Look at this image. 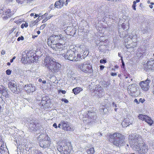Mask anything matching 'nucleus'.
I'll return each mask as SVG.
<instances>
[{"label": "nucleus", "mask_w": 154, "mask_h": 154, "mask_svg": "<svg viewBox=\"0 0 154 154\" xmlns=\"http://www.w3.org/2000/svg\"><path fill=\"white\" fill-rule=\"evenodd\" d=\"M134 140L135 142L133 147L134 150L138 151L139 154H146L148 151V147L143 140L142 137L139 134H136Z\"/></svg>", "instance_id": "1"}, {"label": "nucleus", "mask_w": 154, "mask_h": 154, "mask_svg": "<svg viewBox=\"0 0 154 154\" xmlns=\"http://www.w3.org/2000/svg\"><path fill=\"white\" fill-rule=\"evenodd\" d=\"M82 46V45H71L69 47V49L67 50L62 55L66 59L74 61V55L76 53L82 52L83 51Z\"/></svg>", "instance_id": "2"}, {"label": "nucleus", "mask_w": 154, "mask_h": 154, "mask_svg": "<svg viewBox=\"0 0 154 154\" xmlns=\"http://www.w3.org/2000/svg\"><path fill=\"white\" fill-rule=\"evenodd\" d=\"M47 44L54 50H63L64 44L60 41V38L58 35H52L48 39Z\"/></svg>", "instance_id": "3"}, {"label": "nucleus", "mask_w": 154, "mask_h": 154, "mask_svg": "<svg viewBox=\"0 0 154 154\" xmlns=\"http://www.w3.org/2000/svg\"><path fill=\"white\" fill-rule=\"evenodd\" d=\"M108 140L114 145L120 147L123 143L125 136L122 134L116 132L109 135Z\"/></svg>", "instance_id": "4"}, {"label": "nucleus", "mask_w": 154, "mask_h": 154, "mask_svg": "<svg viewBox=\"0 0 154 154\" xmlns=\"http://www.w3.org/2000/svg\"><path fill=\"white\" fill-rule=\"evenodd\" d=\"M53 60V58L49 56H47L44 60V64L49 71L55 72L59 70L60 65Z\"/></svg>", "instance_id": "5"}, {"label": "nucleus", "mask_w": 154, "mask_h": 154, "mask_svg": "<svg viewBox=\"0 0 154 154\" xmlns=\"http://www.w3.org/2000/svg\"><path fill=\"white\" fill-rule=\"evenodd\" d=\"M57 149L61 154H72L73 152L72 146L69 143H65L63 145H58Z\"/></svg>", "instance_id": "6"}, {"label": "nucleus", "mask_w": 154, "mask_h": 154, "mask_svg": "<svg viewBox=\"0 0 154 154\" xmlns=\"http://www.w3.org/2000/svg\"><path fill=\"white\" fill-rule=\"evenodd\" d=\"M66 26V24L64 23L61 26L62 29L64 30L66 33L70 35H75L77 29L76 25H74L72 24L70 26H67V28Z\"/></svg>", "instance_id": "7"}, {"label": "nucleus", "mask_w": 154, "mask_h": 154, "mask_svg": "<svg viewBox=\"0 0 154 154\" xmlns=\"http://www.w3.org/2000/svg\"><path fill=\"white\" fill-rule=\"evenodd\" d=\"M78 68L84 73L86 74H91L93 72L91 65L88 63L84 62L79 65Z\"/></svg>", "instance_id": "8"}, {"label": "nucleus", "mask_w": 154, "mask_h": 154, "mask_svg": "<svg viewBox=\"0 0 154 154\" xmlns=\"http://www.w3.org/2000/svg\"><path fill=\"white\" fill-rule=\"evenodd\" d=\"M137 88L138 87L135 84L130 85L128 87V93L132 97H137L139 96L140 93Z\"/></svg>", "instance_id": "9"}, {"label": "nucleus", "mask_w": 154, "mask_h": 154, "mask_svg": "<svg viewBox=\"0 0 154 154\" xmlns=\"http://www.w3.org/2000/svg\"><path fill=\"white\" fill-rule=\"evenodd\" d=\"M0 14L3 15V19L7 20L12 16L14 13L10 9L3 7L0 8Z\"/></svg>", "instance_id": "10"}, {"label": "nucleus", "mask_w": 154, "mask_h": 154, "mask_svg": "<svg viewBox=\"0 0 154 154\" xmlns=\"http://www.w3.org/2000/svg\"><path fill=\"white\" fill-rule=\"evenodd\" d=\"M19 85L17 86V82L14 81L10 82L8 83V88L13 93L18 94L20 91V89Z\"/></svg>", "instance_id": "11"}, {"label": "nucleus", "mask_w": 154, "mask_h": 154, "mask_svg": "<svg viewBox=\"0 0 154 154\" xmlns=\"http://www.w3.org/2000/svg\"><path fill=\"white\" fill-rule=\"evenodd\" d=\"M139 119L142 121H144L146 122L148 124L149 126H151L153 123V121L151 118L146 115L139 114L138 116Z\"/></svg>", "instance_id": "12"}, {"label": "nucleus", "mask_w": 154, "mask_h": 154, "mask_svg": "<svg viewBox=\"0 0 154 154\" xmlns=\"http://www.w3.org/2000/svg\"><path fill=\"white\" fill-rule=\"evenodd\" d=\"M150 82V80L149 79H147L145 81L140 82L139 83V85L142 90L146 91L149 89Z\"/></svg>", "instance_id": "13"}, {"label": "nucleus", "mask_w": 154, "mask_h": 154, "mask_svg": "<svg viewBox=\"0 0 154 154\" xmlns=\"http://www.w3.org/2000/svg\"><path fill=\"white\" fill-rule=\"evenodd\" d=\"M144 70L147 72L149 70H154V60H149L144 66Z\"/></svg>", "instance_id": "14"}, {"label": "nucleus", "mask_w": 154, "mask_h": 154, "mask_svg": "<svg viewBox=\"0 0 154 154\" xmlns=\"http://www.w3.org/2000/svg\"><path fill=\"white\" fill-rule=\"evenodd\" d=\"M23 88L26 92L28 94L32 93L35 90V86L31 84L26 85Z\"/></svg>", "instance_id": "15"}, {"label": "nucleus", "mask_w": 154, "mask_h": 154, "mask_svg": "<svg viewBox=\"0 0 154 154\" xmlns=\"http://www.w3.org/2000/svg\"><path fill=\"white\" fill-rule=\"evenodd\" d=\"M26 58L29 62L32 63L34 62L35 54L32 51H29L26 53Z\"/></svg>", "instance_id": "16"}, {"label": "nucleus", "mask_w": 154, "mask_h": 154, "mask_svg": "<svg viewBox=\"0 0 154 154\" xmlns=\"http://www.w3.org/2000/svg\"><path fill=\"white\" fill-rule=\"evenodd\" d=\"M62 128L63 130L66 131H71L72 129L68 122L64 121H61Z\"/></svg>", "instance_id": "17"}, {"label": "nucleus", "mask_w": 154, "mask_h": 154, "mask_svg": "<svg viewBox=\"0 0 154 154\" xmlns=\"http://www.w3.org/2000/svg\"><path fill=\"white\" fill-rule=\"evenodd\" d=\"M51 143V141L49 140H43L40 141L39 145L41 147L46 148L49 147Z\"/></svg>", "instance_id": "18"}, {"label": "nucleus", "mask_w": 154, "mask_h": 154, "mask_svg": "<svg viewBox=\"0 0 154 154\" xmlns=\"http://www.w3.org/2000/svg\"><path fill=\"white\" fill-rule=\"evenodd\" d=\"M64 3V0L57 1L55 2L54 6L57 8H60L63 6Z\"/></svg>", "instance_id": "19"}, {"label": "nucleus", "mask_w": 154, "mask_h": 154, "mask_svg": "<svg viewBox=\"0 0 154 154\" xmlns=\"http://www.w3.org/2000/svg\"><path fill=\"white\" fill-rule=\"evenodd\" d=\"M82 52H78L76 53L74 55V61H79L82 59Z\"/></svg>", "instance_id": "20"}, {"label": "nucleus", "mask_w": 154, "mask_h": 154, "mask_svg": "<svg viewBox=\"0 0 154 154\" xmlns=\"http://www.w3.org/2000/svg\"><path fill=\"white\" fill-rule=\"evenodd\" d=\"M72 91L75 95L79 94L80 92L83 91V89L80 87H77L72 89Z\"/></svg>", "instance_id": "21"}, {"label": "nucleus", "mask_w": 154, "mask_h": 154, "mask_svg": "<svg viewBox=\"0 0 154 154\" xmlns=\"http://www.w3.org/2000/svg\"><path fill=\"white\" fill-rule=\"evenodd\" d=\"M95 115V112H91L90 111H88L87 114V116L88 118H90L91 119H94Z\"/></svg>", "instance_id": "22"}, {"label": "nucleus", "mask_w": 154, "mask_h": 154, "mask_svg": "<svg viewBox=\"0 0 154 154\" xmlns=\"http://www.w3.org/2000/svg\"><path fill=\"white\" fill-rule=\"evenodd\" d=\"M88 154H93L95 152V150L94 147H91L88 149L86 150Z\"/></svg>", "instance_id": "23"}, {"label": "nucleus", "mask_w": 154, "mask_h": 154, "mask_svg": "<svg viewBox=\"0 0 154 154\" xmlns=\"http://www.w3.org/2000/svg\"><path fill=\"white\" fill-rule=\"evenodd\" d=\"M140 1V0H136V1H134L133 2V4L132 5V8L133 10H136V4L137 3L139 2Z\"/></svg>", "instance_id": "24"}, {"label": "nucleus", "mask_w": 154, "mask_h": 154, "mask_svg": "<svg viewBox=\"0 0 154 154\" xmlns=\"http://www.w3.org/2000/svg\"><path fill=\"white\" fill-rule=\"evenodd\" d=\"M15 29V28L13 27L11 29L9 30V31L6 33L7 35L9 36L10 34H11L14 32Z\"/></svg>", "instance_id": "25"}, {"label": "nucleus", "mask_w": 154, "mask_h": 154, "mask_svg": "<svg viewBox=\"0 0 154 154\" xmlns=\"http://www.w3.org/2000/svg\"><path fill=\"white\" fill-rule=\"evenodd\" d=\"M122 124L123 127H125L128 126L129 125V123L126 122V121L124 120L122 122Z\"/></svg>", "instance_id": "26"}, {"label": "nucleus", "mask_w": 154, "mask_h": 154, "mask_svg": "<svg viewBox=\"0 0 154 154\" xmlns=\"http://www.w3.org/2000/svg\"><path fill=\"white\" fill-rule=\"evenodd\" d=\"M5 90V87L3 86L0 85V93H3Z\"/></svg>", "instance_id": "27"}, {"label": "nucleus", "mask_w": 154, "mask_h": 154, "mask_svg": "<svg viewBox=\"0 0 154 154\" xmlns=\"http://www.w3.org/2000/svg\"><path fill=\"white\" fill-rule=\"evenodd\" d=\"M2 94L3 96H4L6 97L7 98L9 97V95L8 94V92L6 90H5L4 91V92H3V93Z\"/></svg>", "instance_id": "28"}, {"label": "nucleus", "mask_w": 154, "mask_h": 154, "mask_svg": "<svg viewBox=\"0 0 154 154\" xmlns=\"http://www.w3.org/2000/svg\"><path fill=\"white\" fill-rule=\"evenodd\" d=\"M28 23L26 22H25L24 24L23 23L21 25V28L22 29H23L24 27H27L28 26Z\"/></svg>", "instance_id": "29"}, {"label": "nucleus", "mask_w": 154, "mask_h": 154, "mask_svg": "<svg viewBox=\"0 0 154 154\" xmlns=\"http://www.w3.org/2000/svg\"><path fill=\"white\" fill-rule=\"evenodd\" d=\"M52 16H48L47 17H46L45 18H44L42 21V23H44L45 22L48 20L50 19Z\"/></svg>", "instance_id": "30"}, {"label": "nucleus", "mask_w": 154, "mask_h": 154, "mask_svg": "<svg viewBox=\"0 0 154 154\" xmlns=\"http://www.w3.org/2000/svg\"><path fill=\"white\" fill-rule=\"evenodd\" d=\"M60 38V41L61 42V39L62 40H64L66 38V36H63L62 35V34H60L59 35V36Z\"/></svg>", "instance_id": "31"}, {"label": "nucleus", "mask_w": 154, "mask_h": 154, "mask_svg": "<svg viewBox=\"0 0 154 154\" xmlns=\"http://www.w3.org/2000/svg\"><path fill=\"white\" fill-rule=\"evenodd\" d=\"M107 62L106 60L101 59L100 61V63H105Z\"/></svg>", "instance_id": "32"}, {"label": "nucleus", "mask_w": 154, "mask_h": 154, "mask_svg": "<svg viewBox=\"0 0 154 154\" xmlns=\"http://www.w3.org/2000/svg\"><path fill=\"white\" fill-rule=\"evenodd\" d=\"M61 101L63 102H64L65 103H67L69 102L68 100L65 98H62L61 99Z\"/></svg>", "instance_id": "33"}, {"label": "nucleus", "mask_w": 154, "mask_h": 154, "mask_svg": "<svg viewBox=\"0 0 154 154\" xmlns=\"http://www.w3.org/2000/svg\"><path fill=\"white\" fill-rule=\"evenodd\" d=\"M6 74L8 75H10L11 73V71L10 69H7L6 71Z\"/></svg>", "instance_id": "34"}, {"label": "nucleus", "mask_w": 154, "mask_h": 154, "mask_svg": "<svg viewBox=\"0 0 154 154\" xmlns=\"http://www.w3.org/2000/svg\"><path fill=\"white\" fill-rule=\"evenodd\" d=\"M24 39V38L23 36H21V37H18L17 39V40L18 41H19L20 40H23Z\"/></svg>", "instance_id": "35"}, {"label": "nucleus", "mask_w": 154, "mask_h": 154, "mask_svg": "<svg viewBox=\"0 0 154 154\" xmlns=\"http://www.w3.org/2000/svg\"><path fill=\"white\" fill-rule=\"evenodd\" d=\"M139 102H140L142 103H143L145 101V100L144 99H142L141 98H140L139 99Z\"/></svg>", "instance_id": "36"}, {"label": "nucleus", "mask_w": 154, "mask_h": 154, "mask_svg": "<svg viewBox=\"0 0 154 154\" xmlns=\"http://www.w3.org/2000/svg\"><path fill=\"white\" fill-rule=\"evenodd\" d=\"M46 25L45 24H44L42 26H41L40 27V30H42L45 27Z\"/></svg>", "instance_id": "37"}, {"label": "nucleus", "mask_w": 154, "mask_h": 154, "mask_svg": "<svg viewBox=\"0 0 154 154\" xmlns=\"http://www.w3.org/2000/svg\"><path fill=\"white\" fill-rule=\"evenodd\" d=\"M2 137L1 136V135H0V147L1 146H2Z\"/></svg>", "instance_id": "38"}, {"label": "nucleus", "mask_w": 154, "mask_h": 154, "mask_svg": "<svg viewBox=\"0 0 154 154\" xmlns=\"http://www.w3.org/2000/svg\"><path fill=\"white\" fill-rule=\"evenodd\" d=\"M104 109V108L102 109H100V111L101 112V113L103 115H104L105 114V113L103 112Z\"/></svg>", "instance_id": "39"}, {"label": "nucleus", "mask_w": 154, "mask_h": 154, "mask_svg": "<svg viewBox=\"0 0 154 154\" xmlns=\"http://www.w3.org/2000/svg\"><path fill=\"white\" fill-rule=\"evenodd\" d=\"M60 92H61V93L63 94H65L66 93V91L65 90H59L58 92L60 93Z\"/></svg>", "instance_id": "40"}, {"label": "nucleus", "mask_w": 154, "mask_h": 154, "mask_svg": "<svg viewBox=\"0 0 154 154\" xmlns=\"http://www.w3.org/2000/svg\"><path fill=\"white\" fill-rule=\"evenodd\" d=\"M121 61H122V66L124 68V66H125V64H124V62L123 61V59H122V57H121Z\"/></svg>", "instance_id": "41"}, {"label": "nucleus", "mask_w": 154, "mask_h": 154, "mask_svg": "<svg viewBox=\"0 0 154 154\" xmlns=\"http://www.w3.org/2000/svg\"><path fill=\"white\" fill-rule=\"evenodd\" d=\"M70 1V0H66V2H64V5L65 6H67L68 5V2H69Z\"/></svg>", "instance_id": "42"}, {"label": "nucleus", "mask_w": 154, "mask_h": 154, "mask_svg": "<svg viewBox=\"0 0 154 154\" xmlns=\"http://www.w3.org/2000/svg\"><path fill=\"white\" fill-rule=\"evenodd\" d=\"M48 15V14L47 13H45L44 15H42V18H44L45 17L47 16Z\"/></svg>", "instance_id": "43"}, {"label": "nucleus", "mask_w": 154, "mask_h": 154, "mask_svg": "<svg viewBox=\"0 0 154 154\" xmlns=\"http://www.w3.org/2000/svg\"><path fill=\"white\" fill-rule=\"evenodd\" d=\"M104 68V66L103 65H101L100 66V70H102Z\"/></svg>", "instance_id": "44"}, {"label": "nucleus", "mask_w": 154, "mask_h": 154, "mask_svg": "<svg viewBox=\"0 0 154 154\" xmlns=\"http://www.w3.org/2000/svg\"><path fill=\"white\" fill-rule=\"evenodd\" d=\"M53 127H54L55 128H57V126L56 123H54L53 125Z\"/></svg>", "instance_id": "45"}, {"label": "nucleus", "mask_w": 154, "mask_h": 154, "mask_svg": "<svg viewBox=\"0 0 154 154\" xmlns=\"http://www.w3.org/2000/svg\"><path fill=\"white\" fill-rule=\"evenodd\" d=\"M111 75L112 76H114L116 75H117V74L116 73L112 72L111 73Z\"/></svg>", "instance_id": "46"}, {"label": "nucleus", "mask_w": 154, "mask_h": 154, "mask_svg": "<svg viewBox=\"0 0 154 154\" xmlns=\"http://www.w3.org/2000/svg\"><path fill=\"white\" fill-rule=\"evenodd\" d=\"M134 102H136L137 104H138L139 103V102L138 101L137 99H135L134 100Z\"/></svg>", "instance_id": "47"}, {"label": "nucleus", "mask_w": 154, "mask_h": 154, "mask_svg": "<svg viewBox=\"0 0 154 154\" xmlns=\"http://www.w3.org/2000/svg\"><path fill=\"white\" fill-rule=\"evenodd\" d=\"M15 58V57L14 56V57H13L12 59L10 60V62L11 63L13 62V60Z\"/></svg>", "instance_id": "48"}, {"label": "nucleus", "mask_w": 154, "mask_h": 154, "mask_svg": "<svg viewBox=\"0 0 154 154\" xmlns=\"http://www.w3.org/2000/svg\"><path fill=\"white\" fill-rule=\"evenodd\" d=\"M1 54H5V51L3 50L1 52Z\"/></svg>", "instance_id": "49"}, {"label": "nucleus", "mask_w": 154, "mask_h": 154, "mask_svg": "<svg viewBox=\"0 0 154 154\" xmlns=\"http://www.w3.org/2000/svg\"><path fill=\"white\" fill-rule=\"evenodd\" d=\"M61 126V122H60V124H59L58 125V127L59 128H60V126Z\"/></svg>", "instance_id": "50"}, {"label": "nucleus", "mask_w": 154, "mask_h": 154, "mask_svg": "<svg viewBox=\"0 0 154 154\" xmlns=\"http://www.w3.org/2000/svg\"><path fill=\"white\" fill-rule=\"evenodd\" d=\"M46 82L45 80H44L42 81V83L43 84H45Z\"/></svg>", "instance_id": "51"}, {"label": "nucleus", "mask_w": 154, "mask_h": 154, "mask_svg": "<svg viewBox=\"0 0 154 154\" xmlns=\"http://www.w3.org/2000/svg\"><path fill=\"white\" fill-rule=\"evenodd\" d=\"M38 82H42V79H38Z\"/></svg>", "instance_id": "52"}, {"label": "nucleus", "mask_w": 154, "mask_h": 154, "mask_svg": "<svg viewBox=\"0 0 154 154\" xmlns=\"http://www.w3.org/2000/svg\"><path fill=\"white\" fill-rule=\"evenodd\" d=\"M149 7L151 8H152L153 7V6L152 5H149Z\"/></svg>", "instance_id": "53"}, {"label": "nucleus", "mask_w": 154, "mask_h": 154, "mask_svg": "<svg viewBox=\"0 0 154 154\" xmlns=\"http://www.w3.org/2000/svg\"><path fill=\"white\" fill-rule=\"evenodd\" d=\"M118 56L119 57H120L121 58V57H122L121 55L119 53H118Z\"/></svg>", "instance_id": "54"}, {"label": "nucleus", "mask_w": 154, "mask_h": 154, "mask_svg": "<svg viewBox=\"0 0 154 154\" xmlns=\"http://www.w3.org/2000/svg\"><path fill=\"white\" fill-rule=\"evenodd\" d=\"M37 32L38 34H39L40 33V32L39 31H38Z\"/></svg>", "instance_id": "55"}, {"label": "nucleus", "mask_w": 154, "mask_h": 154, "mask_svg": "<svg viewBox=\"0 0 154 154\" xmlns=\"http://www.w3.org/2000/svg\"><path fill=\"white\" fill-rule=\"evenodd\" d=\"M11 64V63H10V62H8L7 63V65L8 66H9Z\"/></svg>", "instance_id": "56"}, {"label": "nucleus", "mask_w": 154, "mask_h": 154, "mask_svg": "<svg viewBox=\"0 0 154 154\" xmlns=\"http://www.w3.org/2000/svg\"><path fill=\"white\" fill-rule=\"evenodd\" d=\"M34 14L33 13H31L30 14V16H33Z\"/></svg>", "instance_id": "57"}, {"label": "nucleus", "mask_w": 154, "mask_h": 154, "mask_svg": "<svg viewBox=\"0 0 154 154\" xmlns=\"http://www.w3.org/2000/svg\"><path fill=\"white\" fill-rule=\"evenodd\" d=\"M37 37V35H35V36L34 35L32 37L33 38H35V37Z\"/></svg>", "instance_id": "58"}, {"label": "nucleus", "mask_w": 154, "mask_h": 154, "mask_svg": "<svg viewBox=\"0 0 154 154\" xmlns=\"http://www.w3.org/2000/svg\"><path fill=\"white\" fill-rule=\"evenodd\" d=\"M91 122V121L90 122H87V124H90Z\"/></svg>", "instance_id": "59"}, {"label": "nucleus", "mask_w": 154, "mask_h": 154, "mask_svg": "<svg viewBox=\"0 0 154 154\" xmlns=\"http://www.w3.org/2000/svg\"><path fill=\"white\" fill-rule=\"evenodd\" d=\"M35 16L36 17H37L38 16V14H36L35 15Z\"/></svg>", "instance_id": "60"}, {"label": "nucleus", "mask_w": 154, "mask_h": 154, "mask_svg": "<svg viewBox=\"0 0 154 154\" xmlns=\"http://www.w3.org/2000/svg\"><path fill=\"white\" fill-rule=\"evenodd\" d=\"M115 67L116 68H118V66H117V65H116V66H115Z\"/></svg>", "instance_id": "61"}, {"label": "nucleus", "mask_w": 154, "mask_h": 154, "mask_svg": "<svg viewBox=\"0 0 154 154\" xmlns=\"http://www.w3.org/2000/svg\"><path fill=\"white\" fill-rule=\"evenodd\" d=\"M151 5H154V3H153V2H151Z\"/></svg>", "instance_id": "62"}, {"label": "nucleus", "mask_w": 154, "mask_h": 154, "mask_svg": "<svg viewBox=\"0 0 154 154\" xmlns=\"http://www.w3.org/2000/svg\"><path fill=\"white\" fill-rule=\"evenodd\" d=\"M115 110L116 111H117V109L115 108Z\"/></svg>", "instance_id": "63"}, {"label": "nucleus", "mask_w": 154, "mask_h": 154, "mask_svg": "<svg viewBox=\"0 0 154 154\" xmlns=\"http://www.w3.org/2000/svg\"><path fill=\"white\" fill-rule=\"evenodd\" d=\"M120 75H120V74H119V75H118V76H119V77H120Z\"/></svg>", "instance_id": "64"}]
</instances>
